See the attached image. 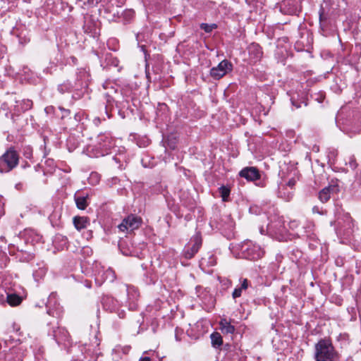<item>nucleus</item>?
Listing matches in <instances>:
<instances>
[{
  "instance_id": "obj_41",
  "label": "nucleus",
  "mask_w": 361,
  "mask_h": 361,
  "mask_svg": "<svg viewBox=\"0 0 361 361\" xmlns=\"http://www.w3.org/2000/svg\"><path fill=\"white\" fill-rule=\"evenodd\" d=\"M23 105H24L23 106V111H27V110L31 109V107L32 106V102L30 100L23 101Z\"/></svg>"
},
{
  "instance_id": "obj_40",
  "label": "nucleus",
  "mask_w": 361,
  "mask_h": 361,
  "mask_svg": "<svg viewBox=\"0 0 361 361\" xmlns=\"http://www.w3.org/2000/svg\"><path fill=\"white\" fill-rule=\"evenodd\" d=\"M349 166L354 170L357 168V164L354 157H350L348 161Z\"/></svg>"
},
{
  "instance_id": "obj_37",
  "label": "nucleus",
  "mask_w": 361,
  "mask_h": 361,
  "mask_svg": "<svg viewBox=\"0 0 361 361\" xmlns=\"http://www.w3.org/2000/svg\"><path fill=\"white\" fill-rule=\"evenodd\" d=\"M8 293L6 292L4 287L0 286V304H5L8 298Z\"/></svg>"
},
{
  "instance_id": "obj_3",
  "label": "nucleus",
  "mask_w": 361,
  "mask_h": 361,
  "mask_svg": "<svg viewBox=\"0 0 361 361\" xmlns=\"http://www.w3.org/2000/svg\"><path fill=\"white\" fill-rule=\"evenodd\" d=\"M269 223L266 228L261 226L259 231L262 234L267 233L269 236L279 241L286 240L287 238V230L284 225V221L282 216L277 214H274L268 217Z\"/></svg>"
},
{
  "instance_id": "obj_10",
  "label": "nucleus",
  "mask_w": 361,
  "mask_h": 361,
  "mask_svg": "<svg viewBox=\"0 0 361 361\" xmlns=\"http://www.w3.org/2000/svg\"><path fill=\"white\" fill-rule=\"evenodd\" d=\"M47 312L50 316L59 318L63 315V310L58 302L57 295L51 293L47 300L46 304Z\"/></svg>"
},
{
  "instance_id": "obj_31",
  "label": "nucleus",
  "mask_w": 361,
  "mask_h": 361,
  "mask_svg": "<svg viewBox=\"0 0 361 361\" xmlns=\"http://www.w3.org/2000/svg\"><path fill=\"white\" fill-rule=\"evenodd\" d=\"M212 344L214 347L217 348L221 345L223 341L219 333H213L211 334Z\"/></svg>"
},
{
  "instance_id": "obj_18",
  "label": "nucleus",
  "mask_w": 361,
  "mask_h": 361,
  "mask_svg": "<svg viewBox=\"0 0 361 361\" xmlns=\"http://www.w3.org/2000/svg\"><path fill=\"white\" fill-rule=\"evenodd\" d=\"M126 291L128 295V308L130 310H135L137 307L136 301L139 298V293L134 287L126 286Z\"/></svg>"
},
{
  "instance_id": "obj_33",
  "label": "nucleus",
  "mask_w": 361,
  "mask_h": 361,
  "mask_svg": "<svg viewBox=\"0 0 361 361\" xmlns=\"http://www.w3.org/2000/svg\"><path fill=\"white\" fill-rule=\"evenodd\" d=\"M25 235H27L26 241H30V237L32 238L30 240V243L34 244L35 243H37L41 240V236L38 234L35 233L32 231H26Z\"/></svg>"
},
{
  "instance_id": "obj_2",
  "label": "nucleus",
  "mask_w": 361,
  "mask_h": 361,
  "mask_svg": "<svg viewBox=\"0 0 361 361\" xmlns=\"http://www.w3.org/2000/svg\"><path fill=\"white\" fill-rule=\"evenodd\" d=\"M89 80L90 75L88 72L85 69H80L77 73L76 80L74 85H73L71 81L66 80L58 86V90L61 94L74 91L75 93L73 94V97L75 99H79L81 94L78 93V92H81V93H82L87 87Z\"/></svg>"
},
{
  "instance_id": "obj_60",
  "label": "nucleus",
  "mask_w": 361,
  "mask_h": 361,
  "mask_svg": "<svg viewBox=\"0 0 361 361\" xmlns=\"http://www.w3.org/2000/svg\"><path fill=\"white\" fill-rule=\"evenodd\" d=\"M301 103H304L305 104V106H307V103L305 102H302Z\"/></svg>"
},
{
  "instance_id": "obj_19",
  "label": "nucleus",
  "mask_w": 361,
  "mask_h": 361,
  "mask_svg": "<svg viewBox=\"0 0 361 361\" xmlns=\"http://www.w3.org/2000/svg\"><path fill=\"white\" fill-rule=\"evenodd\" d=\"M83 29L86 33L95 36L98 30L97 23L91 16L85 17Z\"/></svg>"
},
{
  "instance_id": "obj_14",
  "label": "nucleus",
  "mask_w": 361,
  "mask_h": 361,
  "mask_svg": "<svg viewBox=\"0 0 361 361\" xmlns=\"http://www.w3.org/2000/svg\"><path fill=\"white\" fill-rule=\"evenodd\" d=\"M280 11L288 15H298L300 12L299 0H283L280 4Z\"/></svg>"
},
{
  "instance_id": "obj_59",
  "label": "nucleus",
  "mask_w": 361,
  "mask_h": 361,
  "mask_svg": "<svg viewBox=\"0 0 361 361\" xmlns=\"http://www.w3.org/2000/svg\"><path fill=\"white\" fill-rule=\"evenodd\" d=\"M314 148H315V150L319 151V149H318V147H314Z\"/></svg>"
},
{
  "instance_id": "obj_22",
  "label": "nucleus",
  "mask_w": 361,
  "mask_h": 361,
  "mask_svg": "<svg viewBox=\"0 0 361 361\" xmlns=\"http://www.w3.org/2000/svg\"><path fill=\"white\" fill-rule=\"evenodd\" d=\"M81 352L85 357H90V361H97L98 356L100 355L98 348L96 347L92 348L90 345L87 346L86 345L82 346Z\"/></svg>"
},
{
  "instance_id": "obj_11",
  "label": "nucleus",
  "mask_w": 361,
  "mask_h": 361,
  "mask_svg": "<svg viewBox=\"0 0 361 361\" xmlns=\"http://www.w3.org/2000/svg\"><path fill=\"white\" fill-rule=\"evenodd\" d=\"M102 304L105 310L116 313L120 318L125 317L126 312L120 309V304L114 298L104 295L102 297Z\"/></svg>"
},
{
  "instance_id": "obj_7",
  "label": "nucleus",
  "mask_w": 361,
  "mask_h": 361,
  "mask_svg": "<svg viewBox=\"0 0 361 361\" xmlns=\"http://www.w3.org/2000/svg\"><path fill=\"white\" fill-rule=\"evenodd\" d=\"M18 154L13 148H10L0 157V172L11 171L18 165Z\"/></svg>"
},
{
  "instance_id": "obj_53",
  "label": "nucleus",
  "mask_w": 361,
  "mask_h": 361,
  "mask_svg": "<svg viewBox=\"0 0 361 361\" xmlns=\"http://www.w3.org/2000/svg\"><path fill=\"white\" fill-rule=\"evenodd\" d=\"M32 259V255H27V257H25V260H26V261H29V260H30V259Z\"/></svg>"
},
{
  "instance_id": "obj_13",
  "label": "nucleus",
  "mask_w": 361,
  "mask_h": 361,
  "mask_svg": "<svg viewBox=\"0 0 361 361\" xmlns=\"http://www.w3.org/2000/svg\"><path fill=\"white\" fill-rule=\"evenodd\" d=\"M202 245L201 238L198 235L193 237L185 245L183 250V255L186 259H191L198 252Z\"/></svg>"
},
{
  "instance_id": "obj_12",
  "label": "nucleus",
  "mask_w": 361,
  "mask_h": 361,
  "mask_svg": "<svg viewBox=\"0 0 361 361\" xmlns=\"http://www.w3.org/2000/svg\"><path fill=\"white\" fill-rule=\"evenodd\" d=\"M232 69V63L229 61L224 59L221 61L217 66L213 67L210 70V75L213 78L219 80L224 77L226 73L231 72Z\"/></svg>"
},
{
  "instance_id": "obj_57",
  "label": "nucleus",
  "mask_w": 361,
  "mask_h": 361,
  "mask_svg": "<svg viewBox=\"0 0 361 361\" xmlns=\"http://www.w3.org/2000/svg\"><path fill=\"white\" fill-rule=\"evenodd\" d=\"M141 49L142 51H145V46H141Z\"/></svg>"
},
{
  "instance_id": "obj_28",
  "label": "nucleus",
  "mask_w": 361,
  "mask_h": 361,
  "mask_svg": "<svg viewBox=\"0 0 361 361\" xmlns=\"http://www.w3.org/2000/svg\"><path fill=\"white\" fill-rule=\"evenodd\" d=\"M23 301L21 297L15 293H8V298L6 299V303H8L11 306L19 305Z\"/></svg>"
},
{
  "instance_id": "obj_16",
  "label": "nucleus",
  "mask_w": 361,
  "mask_h": 361,
  "mask_svg": "<svg viewBox=\"0 0 361 361\" xmlns=\"http://www.w3.org/2000/svg\"><path fill=\"white\" fill-rule=\"evenodd\" d=\"M250 62L255 63L260 61L262 57L263 52L262 48L258 44L252 43L247 47Z\"/></svg>"
},
{
  "instance_id": "obj_15",
  "label": "nucleus",
  "mask_w": 361,
  "mask_h": 361,
  "mask_svg": "<svg viewBox=\"0 0 361 361\" xmlns=\"http://www.w3.org/2000/svg\"><path fill=\"white\" fill-rule=\"evenodd\" d=\"M52 336L59 345H63L67 348L71 345V337L66 329L57 327L53 330Z\"/></svg>"
},
{
  "instance_id": "obj_21",
  "label": "nucleus",
  "mask_w": 361,
  "mask_h": 361,
  "mask_svg": "<svg viewBox=\"0 0 361 361\" xmlns=\"http://www.w3.org/2000/svg\"><path fill=\"white\" fill-rule=\"evenodd\" d=\"M47 268L44 262L37 264V268L33 270V277L36 281H39L46 275Z\"/></svg>"
},
{
  "instance_id": "obj_17",
  "label": "nucleus",
  "mask_w": 361,
  "mask_h": 361,
  "mask_svg": "<svg viewBox=\"0 0 361 361\" xmlns=\"http://www.w3.org/2000/svg\"><path fill=\"white\" fill-rule=\"evenodd\" d=\"M240 176L245 178L247 180L254 181L259 179L260 174L256 167L250 166L243 169L239 172Z\"/></svg>"
},
{
  "instance_id": "obj_39",
  "label": "nucleus",
  "mask_w": 361,
  "mask_h": 361,
  "mask_svg": "<svg viewBox=\"0 0 361 361\" xmlns=\"http://www.w3.org/2000/svg\"><path fill=\"white\" fill-rule=\"evenodd\" d=\"M288 226L291 230L296 231V232L300 229V228H299V222L296 220L290 221Z\"/></svg>"
},
{
  "instance_id": "obj_4",
  "label": "nucleus",
  "mask_w": 361,
  "mask_h": 361,
  "mask_svg": "<svg viewBox=\"0 0 361 361\" xmlns=\"http://www.w3.org/2000/svg\"><path fill=\"white\" fill-rule=\"evenodd\" d=\"M315 361H337L339 358L331 340L320 339L314 346Z\"/></svg>"
},
{
  "instance_id": "obj_42",
  "label": "nucleus",
  "mask_w": 361,
  "mask_h": 361,
  "mask_svg": "<svg viewBox=\"0 0 361 361\" xmlns=\"http://www.w3.org/2000/svg\"><path fill=\"white\" fill-rule=\"evenodd\" d=\"M312 212L314 214H319L320 215H324L326 214V212L320 209L318 206H314L312 207Z\"/></svg>"
},
{
  "instance_id": "obj_50",
  "label": "nucleus",
  "mask_w": 361,
  "mask_h": 361,
  "mask_svg": "<svg viewBox=\"0 0 361 361\" xmlns=\"http://www.w3.org/2000/svg\"><path fill=\"white\" fill-rule=\"evenodd\" d=\"M139 361H150V358L149 357H141Z\"/></svg>"
},
{
  "instance_id": "obj_34",
  "label": "nucleus",
  "mask_w": 361,
  "mask_h": 361,
  "mask_svg": "<svg viewBox=\"0 0 361 361\" xmlns=\"http://www.w3.org/2000/svg\"><path fill=\"white\" fill-rule=\"evenodd\" d=\"M17 37H18L19 43L24 45L30 42V38L27 35V32L25 30L21 32L20 34L17 35Z\"/></svg>"
},
{
  "instance_id": "obj_30",
  "label": "nucleus",
  "mask_w": 361,
  "mask_h": 361,
  "mask_svg": "<svg viewBox=\"0 0 361 361\" xmlns=\"http://www.w3.org/2000/svg\"><path fill=\"white\" fill-rule=\"evenodd\" d=\"M221 329L224 334H232L235 331L234 326L231 325L226 319H223L220 322Z\"/></svg>"
},
{
  "instance_id": "obj_43",
  "label": "nucleus",
  "mask_w": 361,
  "mask_h": 361,
  "mask_svg": "<svg viewBox=\"0 0 361 361\" xmlns=\"http://www.w3.org/2000/svg\"><path fill=\"white\" fill-rule=\"evenodd\" d=\"M4 204L3 197L0 195V218L4 214Z\"/></svg>"
},
{
  "instance_id": "obj_44",
  "label": "nucleus",
  "mask_w": 361,
  "mask_h": 361,
  "mask_svg": "<svg viewBox=\"0 0 361 361\" xmlns=\"http://www.w3.org/2000/svg\"><path fill=\"white\" fill-rule=\"evenodd\" d=\"M59 109L62 112V116H61L62 118H63L66 116H68L70 114V111L68 110V109H63L62 107H59Z\"/></svg>"
},
{
  "instance_id": "obj_45",
  "label": "nucleus",
  "mask_w": 361,
  "mask_h": 361,
  "mask_svg": "<svg viewBox=\"0 0 361 361\" xmlns=\"http://www.w3.org/2000/svg\"><path fill=\"white\" fill-rule=\"evenodd\" d=\"M291 102H292L293 106H295L297 109H298L301 106L300 103L296 102L293 97L291 98Z\"/></svg>"
},
{
  "instance_id": "obj_32",
  "label": "nucleus",
  "mask_w": 361,
  "mask_h": 361,
  "mask_svg": "<svg viewBox=\"0 0 361 361\" xmlns=\"http://www.w3.org/2000/svg\"><path fill=\"white\" fill-rule=\"evenodd\" d=\"M219 190L222 200L224 202H227L228 200V197L231 192L230 188H228L227 186L222 185L219 188Z\"/></svg>"
},
{
  "instance_id": "obj_35",
  "label": "nucleus",
  "mask_w": 361,
  "mask_h": 361,
  "mask_svg": "<svg viewBox=\"0 0 361 361\" xmlns=\"http://www.w3.org/2000/svg\"><path fill=\"white\" fill-rule=\"evenodd\" d=\"M216 27H217V25L215 23H212V24L202 23L200 25V28L208 33L211 32L213 30L216 29Z\"/></svg>"
},
{
  "instance_id": "obj_48",
  "label": "nucleus",
  "mask_w": 361,
  "mask_h": 361,
  "mask_svg": "<svg viewBox=\"0 0 361 361\" xmlns=\"http://www.w3.org/2000/svg\"><path fill=\"white\" fill-rule=\"evenodd\" d=\"M45 162H46V164H47V165H49V166H54V161H53V160H49H49H46V161H45Z\"/></svg>"
},
{
  "instance_id": "obj_20",
  "label": "nucleus",
  "mask_w": 361,
  "mask_h": 361,
  "mask_svg": "<svg viewBox=\"0 0 361 361\" xmlns=\"http://www.w3.org/2000/svg\"><path fill=\"white\" fill-rule=\"evenodd\" d=\"M7 240L6 236L3 233H0V268L6 267L8 263L9 258L6 253L3 251V248L6 247Z\"/></svg>"
},
{
  "instance_id": "obj_52",
  "label": "nucleus",
  "mask_w": 361,
  "mask_h": 361,
  "mask_svg": "<svg viewBox=\"0 0 361 361\" xmlns=\"http://www.w3.org/2000/svg\"><path fill=\"white\" fill-rule=\"evenodd\" d=\"M126 13H127L129 16H133L134 12H133V11H126Z\"/></svg>"
},
{
  "instance_id": "obj_54",
  "label": "nucleus",
  "mask_w": 361,
  "mask_h": 361,
  "mask_svg": "<svg viewBox=\"0 0 361 361\" xmlns=\"http://www.w3.org/2000/svg\"><path fill=\"white\" fill-rule=\"evenodd\" d=\"M80 114H76L75 115V119L76 121H79V120H80Z\"/></svg>"
},
{
  "instance_id": "obj_49",
  "label": "nucleus",
  "mask_w": 361,
  "mask_h": 361,
  "mask_svg": "<svg viewBox=\"0 0 361 361\" xmlns=\"http://www.w3.org/2000/svg\"><path fill=\"white\" fill-rule=\"evenodd\" d=\"M117 2H118V6H121L122 5H123L126 2V0H116Z\"/></svg>"
},
{
  "instance_id": "obj_27",
  "label": "nucleus",
  "mask_w": 361,
  "mask_h": 361,
  "mask_svg": "<svg viewBox=\"0 0 361 361\" xmlns=\"http://www.w3.org/2000/svg\"><path fill=\"white\" fill-rule=\"evenodd\" d=\"M73 224L77 230L80 231L90 225V221L85 216H75L73 218Z\"/></svg>"
},
{
  "instance_id": "obj_9",
  "label": "nucleus",
  "mask_w": 361,
  "mask_h": 361,
  "mask_svg": "<svg viewBox=\"0 0 361 361\" xmlns=\"http://www.w3.org/2000/svg\"><path fill=\"white\" fill-rule=\"evenodd\" d=\"M142 222V219L135 214H130L124 218L121 223L118 226L120 231L124 233H131L139 228Z\"/></svg>"
},
{
  "instance_id": "obj_23",
  "label": "nucleus",
  "mask_w": 361,
  "mask_h": 361,
  "mask_svg": "<svg viewBox=\"0 0 361 361\" xmlns=\"http://www.w3.org/2000/svg\"><path fill=\"white\" fill-rule=\"evenodd\" d=\"M314 225L312 221H306L304 225L297 231L298 236L310 237L313 234Z\"/></svg>"
},
{
  "instance_id": "obj_38",
  "label": "nucleus",
  "mask_w": 361,
  "mask_h": 361,
  "mask_svg": "<svg viewBox=\"0 0 361 361\" xmlns=\"http://www.w3.org/2000/svg\"><path fill=\"white\" fill-rule=\"evenodd\" d=\"M125 156L123 154H119L118 156L116 155L113 157V160L116 163L118 164V168H121L122 164L121 163L125 161Z\"/></svg>"
},
{
  "instance_id": "obj_29",
  "label": "nucleus",
  "mask_w": 361,
  "mask_h": 361,
  "mask_svg": "<svg viewBox=\"0 0 361 361\" xmlns=\"http://www.w3.org/2000/svg\"><path fill=\"white\" fill-rule=\"evenodd\" d=\"M103 87L105 90L109 89V90L105 94L106 97L107 103L110 104L111 101L113 99L112 94L116 92V90L113 86V84L110 82H106L103 84Z\"/></svg>"
},
{
  "instance_id": "obj_36",
  "label": "nucleus",
  "mask_w": 361,
  "mask_h": 361,
  "mask_svg": "<svg viewBox=\"0 0 361 361\" xmlns=\"http://www.w3.org/2000/svg\"><path fill=\"white\" fill-rule=\"evenodd\" d=\"M326 18L324 16V9L322 8L319 10V23H320V27L322 30H324L326 25Z\"/></svg>"
},
{
  "instance_id": "obj_46",
  "label": "nucleus",
  "mask_w": 361,
  "mask_h": 361,
  "mask_svg": "<svg viewBox=\"0 0 361 361\" xmlns=\"http://www.w3.org/2000/svg\"><path fill=\"white\" fill-rule=\"evenodd\" d=\"M53 109H54V107L51 106L46 107L44 110L47 114H49V113L51 112Z\"/></svg>"
},
{
  "instance_id": "obj_24",
  "label": "nucleus",
  "mask_w": 361,
  "mask_h": 361,
  "mask_svg": "<svg viewBox=\"0 0 361 361\" xmlns=\"http://www.w3.org/2000/svg\"><path fill=\"white\" fill-rule=\"evenodd\" d=\"M88 195H81L78 192H76L74 195V200L75 202L76 206L79 209L84 210L88 205L87 203Z\"/></svg>"
},
{
  "instance_id": "obj_25",
  "label": "nucleus",
  "mask_w": 361,
  "mask_h": 361,
  "mask_svg": "<svg viewBox=\"0 0 361 361\" xmlns=\"http://www.w3.org/2000/svg\"><path fill=\"white\" fill-rule=\"evenodd\" d=\"M335 190H336V188H335V186H333V185H330V186L323 188L319 192V200L323 203L328 202L331 197V195Z\"/></svg>"
},
{
  "instance_id": "obj_56",
  "label": "nucleus",
  "mask_w": 361,
  "mask_h": 361,
  "mask_svg": "<svg viewBox=\"0 0 361 361\" xmlns=\"http://www.w3.org/2000/svg\"><path fill=\"white\" fill-rule=\"evenodd\" d=\"M30 152H27V156H26V157H27V158H29V157H30Z\"/></svg>"
},
{
  "instance_id": "obj_5",
  "label": "nucleus",
  "mask_w": 361,
  "mask_h": 361,
  "mask_svg": "<svg viewBox=\"0 0 361 361\" xmlns=\"http://www.w3.org/2000/svg\"><path fill=\"white\" fill-rule=\"evenodd\" d=\"M114 145V140L109 134H100L97 137V144L92 148V156L99 157L108 154Z\"/></svg>"
},
{
  "instance_id": "obj_6",
  "label": "nucleus",
  "mask_w": 361,
  "mask_h": 361,
  "mask_svg": "<svg viewBox=\"0 0 361 361\" xmlns=\"http://www.w3.org/2000/svg\"><path fill=\"white\" fill-rule=\"evenodd\" d=\"M94 281L97 286L102 285L105 281L113 282L116 279V274L113 269L104 267L101 263L95 262L92 267Z\"/></svg>"
},
{
  "instance_id": "obj_47",
  "label": "nucleus",
  "mask_w": 361,
  "mask_h": 361,
  "mask_svg": "<svg viewBox=\"0 0 361 361\" xmlns=\"http://www.w3.org/2000/svg\"><path fill=\"white\" fill-rule=\"evenodd\" d=\"M14 247V245H13V244H12V243L8 244V250H9V253H10L11 255L14 254V253H13V251L12 250V247Z\"/></svg>"
},
{
  "instance_id": "obj_26",
  "label": "nucleus",
  "mask_w": 361,
  "mask_h": 361,
  "mask_svg": "<svg viewBox=\"0 0 361 361\" xmlns=\"http://www.w3.org/2000/svg\"><path fill=\"white\" fill-rule=\"evenodd\" d=\"M240 286H237L234 289V290L232 293V297L233 299H236V298L240 297L243 291L245 290L248 288L249 282L247 279H240Z\"/></svg>"
},
{
  "instance_id": "obj_51",
  "label": "nucleus",
  "mask_w": 361,
  "mask_h": 361,
  "mask_svg": "<svg viewBox=\"0 0 361 361\" xmlns=\"http://www.w3.org/2000/svg\"><path fill=\"white\" fill-rule=\"evenodd\" d=\"M295 184V180H290L288 183V185L290 186V187H292Z\"/></svg>"
},
{
  "instance_id": "obj_8",
  "label": "nucleus",
  "mask_w": 361,
  "mask_h": 361,
  "mask_svg": "<svg viewBox=\"0 0 361 361\" xmlns=\"http://www.w3.org/2000/svg\"><path fill=\"white\" fill-rule=\"evenodd\" d=\"M330 225L334 227L338 235H348L354 226L348 213L343 214L342 218L338 217L336 221H331Z\"/></svg>"
},
{
  "instance_id": "obj_58",
  "label": "nucleus",
  "mask_w": 361,
  "mask_h": 361,
  "mask_svg": "<svg viewBox=\"0 0 361 361\" xmlns=\"http://www.w3.org/2000/svg\"><path fill=\"white\" fill-rule=\"evenodd\" d=\"M314 148H315V150L319 151V149H318V147H314Z\"/></svg>"
},
{
  "instance_id": "obj_55",
  "label": "nucleus",
  "mask_w": 361,
  "mask_h": 361,
  "mask_svg": "<svg viewBox=\"0 0 361 361\" xmlns=\"http://www.w3.org/2000/svg\"><path fill=\"white\" fill-rule=\"evenodd\" d=\"M94 177H97V173H94V174H93V173H92V174L91 175V178H93Z\"/></svg>"
},
{
  "instance_id": "obj_1",
  "label": "nucleus",
  "mask_w": 361,
  "mask_h": 361,
  "mask_svg": "<svg viewBox=\"0 0 361 361\" xmlns=\"http://www.w3.org/2000/svg\"><path fill=\"white\" fill-rule=\"evenodd\" d=\"M231 252L238 258L256 260L264 255L262 248L251 240H245L238 244H231Z\"/></svg>"
}]
</instances>
